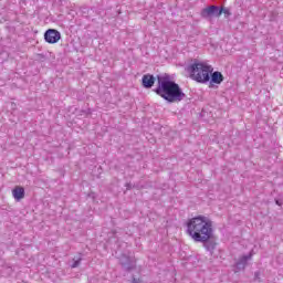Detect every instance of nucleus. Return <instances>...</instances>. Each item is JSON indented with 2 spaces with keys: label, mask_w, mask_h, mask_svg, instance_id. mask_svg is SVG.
<instances>
[{
  "label": "nucleus",
  "mask_w": 283,
  "mask_h": 283,
  "mask_svg": "<svg viewBox=\"0 0 283 283\" xmlns=\"http://www.w3.org/2000/svg\"><path fill=\"white\" fill-rule=\"evenodd\" d=\"M187 233L195 242H207L213 238V223L205 216L195 217L187 223Z\"/></svg>",
  "instance_id": "nucleus-1"
},
{
  "label": "nucleus",
  "mask_w": 283,
  "mask_h": 283,
  "mask_svg": "<svg viewBox=\"0 0 283 283\" xmlns=\"http://www.w3.org/2000/svg\"><path fill=\"white\" fill-rule=\"evenodd\" d=\"M158 86L155 92L158 96H161L168 103H180L186 98V94L180 88V85L176 84V82L171 81L169 75H158L157 76Z\"/></svg>",
  "instance_id": "nucleus-2"
},
{
  "label": "nucleus",
  "mask_w": 283,
  "mask_h": 283,
  "mask_svg": "<svg viewBox=\"0 0 283 283\" xmlns=\"http://www.w3.org/2000/svg\"><path fill=\"white\" fill-rule=\"evenodd\" d=\"M190 78L197 83H209L213 67L202 62L195 61L189 67Z\"/></svg>",
  "instance_id": "nucleus-3"
},
{
  "label": "nucleus",
  "mask_w": 283,
  "mask_h": 283,
  "mask_svg": "<svg viewBox=\"0 0 283 283\" xmlns=\"http://www.w3.org/2000/svg\"><path fill=\"white\" fill-rule=\"evenodd\" d=\"M222 15V9L218 6H210L201 10V17L202 19H212V17H221Z\"/></svg>",
  "instance_id": "nucleus-4"
},
{
  "label": "nucleus",
  "mask_w": 283,
  "mask_h": 283,
  "mask_svg": "<svg viewBox=\"0 0 283 283\" xmlns=\"http://www.w3.org/2000/svg\"><path fill=\"white\" fill-rule=\"evenodd\" d=\"M44 41L51 44L59 43V41H61V32H59L56 29L46 30L44 33Z\"/></svg>",
  "instance_id": "nucleus-5"
},
{
  "label": "nucleus",
  "mask_w": 283,
  "mask_h": 283,
  "mask_svg": "<svg viewBox=\"0 0 283 283\" xmlns=\"http://www.w3.org/2000/svg\"><path fill=\"white\" fill-rule=\"evenodd\" d=\"M119 262L124 271H134L136 269V259L132 256L122 255Z\"/></svg>",
  "instance_id": "nucleus-6"
},
{
  "label": "nucleus",
  "mask_w": 283,
  "mask_h": 283,
  "mask_svg": "<svg viewBox=\"0 0 283 283\" xmlns=\"http://www.w3.org/2000/svg\"><path fill=\"white\" fill-rule=\"evenodd\" d=\"M253 258V253L250 252L248 255H243L239 259V261L234 264V271L238 273V271H244L247 269V264L249 260Z\"/></svg>",
  "instance_id": "nucleus-7"
},
{
  "label": "nucleus",
  "mask_w": 283,
  "mask_h": 283,
  "mask_svg": "<svg viewBox=\"0 0 283 283\" xmlns=\"http://www.w3.org/2000/svg\"><path fill=\"white\" fill-rule=\"evenodd\" d=\"M142 83L143 87L146 90H151V87H154V83H156V77H154L151 74H146L143 76Z\"/></svg>",
  "instance_id": "nucleus-8"
},
{
  "label": "nucleus",
  "mask_w": 283,
  "mask_h": 283,
  "mask_svg": "<svg viewBox=\"0 0 283 283\" xmlns=\"http://www.w3.org/2000/svg\"><path fill=\"white\" fill-rule=\"evenodd\" d=\"M12 196L18 202L19 200H23L25 198V189L21 186H15L12 190Z\"/></svg>",
  "instance_id": "nucleus-9"
},
{
  "label": "nucleus",
  "mask_w": 283,
  "mask_h": 283,
  "mask_svg": "<svg viewBox=\"0 0 283 283\" xmlns=\"http://www.w3.org/2000/svg\"><path fill=\"white\" fill-rule=\"evenodd\" d=\"M222 81H224V76L222 75V73L216 71L211 74V83H216L217 85H220Z\"/></svg>",
  "instance_id": "nucleus-10"
},
{
  "label": "nucleus",
  "mask_w": 283,
  "mask_h": 283,
  "mask_svg": "<svg viewBox=\"0 0 283 283\" xmlns=\"http://www.w3.org/2000/svg\"><path fill=\"white\" fill-rule=\"evenodd\" d=\"M198 242H202L206 251H213L216 249V242L211 239H208L206 241H198Z\"/></svg>",
  "instance_id": "nucleus-11"
},
{
  "label": "nucleus",
  "mask_w": 283,
  "mask_h": 283,
  "mask_svg": "<svg viewBox=\"0 0 283 283\" xmlns=\"http://www.w3.org/2000/svg\"><path fill=\"white\" fill-rule=\"evenodd\" d=\"M81 265V259H77L74 261V263L71 265L72 269H76Z\"/></svg>",
  "instance_id": "nucleus-12"
},
{
  "label": "nucleus",
  "mask_w": 283,
  "mask_h": 283,
  "mask_svg": "<svg viewBox=\"0 0 283 283\" xmlns=\"http://www.w3.org/2000/svg\"><path fill=\"white\" fill-rule=\"evenodd\" d=\"M143 281L140 279L133 277L132 283H142Z\"/></svg>",
  "instance_id": "nucleus-13"
},
{
  "label": "nucleus",
  "mask_w": 283,
  "mask_h": 283,
  "mask_svg": "<svg viewBox=\"0 0 283 283\" xmlns=\"http://www.w3.org/2000/svg\"><path fill=\"white\" fill-rule=\"evenodd\" d=\"M221 10H222L223 14H231V13L229 12V9L221 8Z\"/></svg>",
  "instance_id": "nucleus-14"
},
{
  "label": "nucleus",
  "mask_w": 283,
  "mask_h": 283,
  "mask_svg": "<svg viewBox=\"0 0 283 283\" xmlns=\"http://www.w3.org/2000/svg\"><path fill=\"white\" fill-rule=\"evenodd\" d=\"M275 202H276V205H279V207H281V206H282V203H280V201H279V200H276Z\"/></svg>",
  "instance_id": "nucleus-15"
}]
</instances>
